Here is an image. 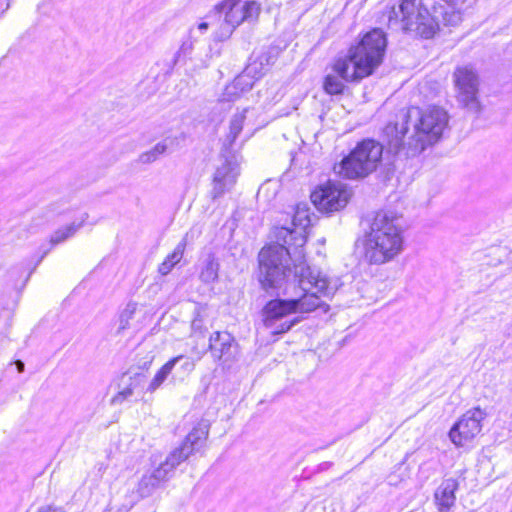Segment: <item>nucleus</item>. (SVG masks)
I'll use <instances>...</instances> for the list:
<instances>
[{"label": "nucleus", "mask_w": 512, "mask_h": 512, "mask_svg": "<svg viewBox=\"0 0 512 512\" xmlns=\"http://www.w3.org/2000/svg\"><path fill=\"white\" fill-rule=\"evenodd\" d=\"M444 1L451 5H457L459 2H463L464 0H444Z\"/></svg>", "instance_id": "nucleus-36"}, {"label": "nucleus", "mask_w": 512, "mask_h": 512, "mask_svg": "<svg viewBox=\"0 0 512 512\" xmlns=\"http://www.w3.org/2000/svg\"><path fill=\"white\" fill-rule=\"evenodd\" d=\"M193 50V41L191 39L183 41L178 51L175 53L174 56V63L176 64L182 59H185L188 57Z\"/></svg>", "instance_id": "nucleus-28"}, {"label": "nucleus", "mask_w": 512, "mask_h": 512, "mask_svg": "<svg viewBox=\"0 0 512 512\" xmlns=\"http://www.w3.org/2000/svg\"><path fill=\"white\" fill-rule=\"evenodd\" d=\"M253 69L254 66H246L243 72L233 80L235 85L238 86L243 93L250 91L256 82L257 76L252 75Z\"/></svg>", "instance_id": "nucleus-23"}, {"label": "nucleus", "mask_w": 512, "mask_h": 512, "mask_svg": "<svg viewBox=\"0 0 512 512\" xmlns=\"http://www.w3.org/2000/svg\"><path fill=\"white\" fill-rule=\"evenodd\" d=\"M111 511H112V508L108 506L103 512H111Z\"/></svg>", "instance_id": "nucleus-37"}, {"label": "nucleus", "mask_w": 512, "mask_h": 512, "mask_svg": "<svg viewBox=\"0 0 512 512\" xmlns=\"http://www.w3.org/2000/svg\"><path fill=\"white\" fill-rule=\"evenodd\" d=\"M88 218L87 213H83L79 222H73L65 227L56 230L51 236L50 243L52 245L60 244L73 237L76 232L84 225Z\"/></svg>", "instance_id": "nucleus-19"}, {"label": "nucleus", "mask_w": 512, "mask_h": 512, "mask_svg": "<svg viewBox=\"0 0 512 512\" xmlns=\"http://www.w3.org/2000/svg\"><path fill=\"white\" fill-rule=\"evenodd\" d=\"M285 276L275 285H265L262 281L261 264L259 263V281L264 290L276 291V298L266 303L262 310L263 324L273 335L288 332L299 322L298 317L288 319L291 314L310 313L317 309L326 313L330 306L327 303L342 286L339 277L311 268L308 265L287 264Z\"/></svg>", "instance_id": "nucleus-1"}, {"label": "nucleus", "mask_w": 512, "mask_h": 512, "mask_svg": "<svg viewBox=\"0 0 512 512\" xmlns=\"http://www.w3.org/2000/svg\"><path fill=\"white\" fill-rule=\"evenodd\" d=\"M388 27L395 31H412L422 38L434 36L438 24L429 11L416 4V0H402L387 11Z\"/></svg>", "instance_id": "nucleus-6"}, {"label": "nucleus", "mask_w": 512, "mask_h": 512, "mask_svg": "<svg viewBox=\"0 0 512 512\" xmlns=\"http://www.w3.org/2000/svg\"><path fill=\"white\" fill-rule=\"evenodd\" d=\"M333 71L336 73V75L328 74L324 79V90L327 94L330 95H338L341 94L344 90V82L346 81L343 79L334 69Z\"/></svg>", "instance_id": "nucleus-24"}, {"label": "nucleus", "mask_w": 512, "mask_h": 512, "mask_svg": "<svg viewBox=\"0 0 512 512\" xmlns=\"http://www.w3.org/2000/svg\"><path fill=\"white\" fill-rule=\"evenodd\" d=\"M487 413L479 407L464 413L449 431V438L457 447L468 446L482 431Z\"/></svg>", "instance_id": "nucleus-11"}, {"label": "nucleus", "mask_w": 512, "mask_h": 512, "mask_svg": "<svg viewBox=\"0 0 512 512\" xmlns=\"http://www.w3.org/2000/svg\"><path fill=\"white\" fill-rule=\"evenodd\" d=\"M247 66H254L252 75L257 76L256 81L264 75V71H263L264 67H263V63L261 61L260 62L253 61L250 64H248Z\"/></svg>", "instance_id": "nucleus-30"}, {"label": "nucleus", "mask_w": 512, "mask_h": 512, "mask_svg": "<svg viewBox=\"0 0 512 512\" xmlns=\"http://www.w3.org/2000/svg\"><path fill=\"white\" fill-rule=\"evenodd\" d=\"M404 251V230L391 211L376 212L364 240V259L370 265L393 261Z\"/></svg>", "instance_id": "nucleus-4"}, {"label": "nucleus", "mask_w": 512, "mask_h": 512, "mask_svg": "<svg viewBox=\"0 0 512 512\" xmlns=\"http://www.w3.org/2000/svg\"><path fill=\"white\" fill-rule=\"evenodd\" d=\"M386 47L385 33L374 28L352 45L346 56L337 58L333 68L347 82L362 80L382 63Z\"/></svg>", "instance_id": "nucleus-5"}, {"label": "nucleus", "mask_w": 512, "mask_h": 512, "mask_svg": "<svg viewBox=\"0 0 512 512\" xmlns=\"http://www.w3.org/2000/svg\"><path fill=\"white\" fill-rule=\"evenodd\" d=\"M15 365L19 373H22L24 371L25 365L21 360H16Z\"/></svg>", "instance_id": "nucleus-33"}, {"label": "nucleus", "mask_w": 512, "mask_h": 512, "mask_svg": "<svg viewBox=\"0 0 512 512\" xmlns=\"http://www.w3.org/2000/svg\"><path fill=\"white\" fill-rule=\"evenodd\" d=\"M216 8L225 13L221 35L217 36L221 41L228 38L242 22L256 19L260 12V5L255 1L226 0Z\"/></svg>", "instance_id": "nucleus-9"}, {"label": "nucleus", "mask_w": 512, "mask_h": 512, "mask_svg": "<svg viewBox=\"0 0 512 512\" xmlns=\"http://www.w3.org/2000/svg\"><path fill=\"white\" fill-rule=\"evenodd\" d=\"M184 359H185V362H184V364H183V367H184L185 369H187V370H192V369H193V366H194V365H193V363H192V362H190V361H189L188 359H186L185 357H184Z\"/></svg>", "instance_id": "nucleus-34"}, {"label": "nucleus", "mask_w": 512, "mask_h": 512, "mask_svg": "<svg viewBox=\"0 0 512 512\" xmlns=\"http://www.w3.org/2000/svg\"><path fill=\"white\" fill-rule=\"evenodd\" d=\"M186 247L185 240L179 242L172 253H170L164 261L159 265L158 271L161 275H167L173 269V267L180 262L184 255Z\"/></svg>", "instance_id": "nucleus-21"}, {"label": "nucleus", "mask_w": 512, "mask_h": 512, "mask_svg": "<svg viewBox=\"0 0 512 512\" xmlns=\"http://www.w3.org/2000/svg\"><path fill=\"white\" fill-rule=\"evenodd\" d=\"M448 120V114L443 108L433 106L421 110L411 107L401 111L395 122L385 126L383 138L389 152L415 157L440 140Z\"/></svg>", "instance_id": "nucleus-2"}, {"label": "nucleus", "mask_w": 512, "mask_h": 512, "mask_svg": "<svg viewBox=\"0 0 512 512\" xmlns=\"http://www.w3.org/2000/svg\"><path fill=\"white\" fill-rule=\"evenodd\" d=\"M167 150V144L165 142L157 143L152 149L143 152L139 156V162L142 164H150L155 162L161 155Z\"/></svg>", "instance_id": "nucleus-26"}, {"label": "nucleus", "mask_w": 512, "mask_h": 512, "mask_svg": "<svg viewBox=\"0 0 512 512\" xmlns=\"http://www.w3.org/2000/svg\"><path fill=\"white\" fill-rule=\"evenodd\" d=\"M37 512H64L61 508L53 506L41 507Z\"/></svg>", "instance_id": "nucleus-32"}, {"label": "nucleus", "mask_w": 512, "mask_h": 512, "mask_svg": "<svg viewBox=\"0 0 512 512\" xmlns=\"http://www.w3.org/2000/svg\"><path fill=\"white\" fill-rule=\"evenodd\" d=\"M246 112L247 110L245 109L232 117L229 126V133L226 139L228 146H232L235 140L237 139L238 135L241 133L243 129V123L246 118Z\"/></svg>", "instance_id": "nucleus-22"}, {"label": "nucleus", "mask_w": 512, "mask_h": 512, "mask_svg": "<svg viewBox=\"0 0 512 512\" xmlns=\"http://www.w3.org/2000/svg\"><path fill=\"white\" fill-rule=\"evenodd\" d=\"M383 145L372 139L359 142L350 154L334 166L335 172L348 179L364 178L379 164Z\"/></svg>", "instance_id": "nucleus-7"}, {"label": "nucleus", "mask_w": 512, "mask_h": 512, "mask_svg": "<svg viewBox=\"0 0 512 512\" xmlns=\"http://www.w3.org/2000/svg\"><path fill=\"white\" fill-rule=\"evenodd\" d=\"M351 193L347 187L338 181H328L311 193V201L321 212L332 213L344 208Z\"/></svg>", "instance_id": "nucleus-10"}, {"label": "nucleus", "mask_w": 512, "mask_h": 512, "mask_svg": "<svg viewBox=\"0 0 512 512\" xmlns=\"http://www.w3.org/2000/svg\"><path fill=\"white\" fill-rule=\"evenodd\" d=\"M234 338L228 332H214L209 338V350L216 360L228 361L232 358Z\"/></svg>", "instance_id": "nucleus-16"}, {"label": "nucleus", "mask_w": 512, "mask_h": 512, "mask_svg": "<svg viewBox=\"0 0 512 512\" xmlns=\"http://www.w3.org/2000/svg\"><path fill=\"white\" fill-rule=\"evenodd\" d=\"M210 424L208 420H200L185 437L183 443L173 451H181L186 454V459L194 452L199 451L207 440Z\"/></svg>", "instance_id": "nucleus-13"}, {"label": "nucleus", "mask_w": 512, "mask_h": 512, "mask_svg": "<svg viewBox=\"0 0 512 512\" xmlns=\"http://www.w3.org/2000/svg\"><path fill=\"white\" fill-rule=\"evenodd\" d=\"M219 264L213 258L209 257L200 273V279L205 283L214 282L218 278Z\"/></svg>", "instance_id": "nucleus-25"}, {"label": "nucleus", "mask_w": 512, "mask_h": 512, "mask_svg": "<svg viewBox=\"0 0 512 512\" xmlns=\"http://www.w3.org/2000/svg\"><path fill=\"white\" fill-rule=\"evenodd\" d=\"M239 173L237 162L233 159L226 158L222 164L216 168L214 173L211 197L217 199L230 191L235 185Z\"/></svg>", "instance_id": "nucleus-12"}, {"label": "nucleus", "mask_w": 512, "mask_h": 512, "mask_svg": "<svg viewBox=\"0 0 512 512\" xmlns=\"http://www.w3.org/2000/svg\"><path fill=\"white\" fill-rule=\"evenodd\" d=\"M135 310L134 306L128 305L127 308L121 313L119 319V330H124L129 326V320Z\"/></svg>", "instance_id": "nucleus-29"}, {"label": "nucleus", "mask_w": 512, "mask_h": 512, "mask_svg": "<svg viewBox=\"0 0 512 512\" xmlns=\"http://www.w3.org/2000/svg\"><path fill=\"white\" fill-rule=\"evenodd\" d=\"M453 78L458 103L470 113H480L482 106L479 100L480 78L477 71L470 65L457 67Z\"/></svg>", "instance_id": "nucleus-8"}, {"label": "nucleus", "mask_w": 512, "mask_h": 512, "mask_svg": "<svg viewBox=\"0 0 512 512\" xmlns=\"http://www.w3.org/2000/svg\"><path fill=\"white\" fill-rule=\"evenodd\" d=\"M181 360H184V356L180 355L177 357H174L173 359L166 362L156 373L154 378L150 381L147 391L148 392H154L156 389H158L163 382L167 379L168 375L171 373L175 365L180 362Z\"/></svg>", "instance_id": "nucleus-20"}, {"label": "nucleus", "mask_w": 512, "mask_h": 512, "mask_svg": "<svg viewBox=\"0 0 512 512\" xmlns=\"http://www.w3.org/2000/svg\"><path fill=\"white\" fill-rule=\"evenodd\" d=\"M146 375L143 372L135 373L129 377V383L123 387L111 400L113 404H122L129 399L135 391L143 390L146 382Z\"/></svg>", "instance_id": "nucleus-18"}, {"label": "nucleus", "mask_w": 512, "mask_h": 512, "mask_svg": "<svg viewBox=\"0 0 512 512\" xmlns=\"http://www.w3.org/2000/svg\"><path fill=\"white\" fill-rule=\"evenodd\" d=\"M186 460V454L181 451H172L162 462L159 467L153 470L150 475L153 479L157 480V482L162 485V483L168 481L174 470L178 465H180L183 461Z\"/></svg>", "instance_id": "nucleus-17"}, {"label": "nucleus", "mask_w": 512, "mask_h": 512, "mask_svg": "<svg viewBox=\"0 0 512 512\" xmlns=\"http://www.w3.org/2000/svg\"><path fill=\"white\" fill-rule=\"evenodd\" d=\"M459 488V483L454 478L444 479L434 492V503L439 512H450L455 506V492Z\"/></svg>", "instance_id": "nucleus-15"}, {"label": "nucleus", "mask_w": 512, "mask_h": 512, "mask_svg": "<svg viewBox=\"0 0 512 512\" xmlns=\"http://www.w3.org/2000/svg\"><path fill=\"white\" fill-rule=\"evenodd\" d=\"M242 94L244 93L240 91L238 86H236L234 81H232L225 87L221 96V101L233 102L240 98Z\"/></svg>", "instance_id": "nucleus-27"}, {"label": "nucleus", "mask_w": 512, "mask_h": 512, "mask_svg": "<svg viewBox=\"0 0 512 512\" xmlns=\"http://www.w3.org/2000/svg\"><path fill=\"white\" fill-rule=\"evenodd\" d=\"M199 327H200V321H199L198 319H194V320L192 321V329H194V330H195V329H197V328H199Z\"/></svg>", "instance_id": "nucleus-35"}, {"label": "nucleus", "mask_w": 512, "mask_h": 512, "mask_svg": "<svg viewBox=\"0 0 512 512\" xmlns=\"http://www.w3.org/2000/svg\"><path fill=\"white\" fill-rule=\"evenodd\" d=\"M209 25L207 22H201L197 26L190 28V38H192L195 34V31L198 30L200 33H204L207 31Z\"/></svg>", "instance_id": "nucleus-31"}, {"label": "nucleus", "mask_w": 512, "mask_h": 512, "mask_svg": "<svg viewBox=\"0 0 512 512\" xmlns=\"http://www.w3.org/2000/svg\"><path fill=\"white\" fill-rule=\"evenodd\" d=\"M313 213L307 204L296 207L292 227H277L275 243L263 247L259 252L262 281L265 285H275L285 276L287 264H306L303 246L307 241V229L312 225Z\"/></svg>", "instance_id": "nucleus-3"}, {"label": "nucleus", "mask_w": 512, "mask_h": 512, "mask_svg": "<svg viewBox=\"0 0 512 512\" xmlns=\"http://www.w3.org/2000/svg\"><path fill=\"white\" fill-rule=\"evenodd\" d=\"M160 486L157 480L153 479L150 474L143 475L138 482L136 490L129 492L125 496V502L118 509V512L130 511L136 503L144 498L150 497Z\"/></svg>", "instance_id": "nucleus-14"}]
</instances>
